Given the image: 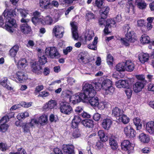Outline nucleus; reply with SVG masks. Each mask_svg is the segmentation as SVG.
I'll return each mask as SVG.
<instances>
[{
	"label": "nucleus",
	"mask_w": 154,
	"mask_h": 154,
	"mask_svg": "<svg viewBox=\"0 0 154 154\" xmlns=\"http://www.w3.org/2000/svg\"><path fill=\"white\" fill-rule=\"evenodd\" d=\"M134 123L135 125L137 130H140L142 128V125L140 123V120L139 118H136L133 120Z\"/></svg>",
	"instance_id": "37"
},
{
	"label": "nucleus",
	"mask_w": 154,
	"mask_h": 154,
	"mask_svg": "<svg viewBox=\"0 0 154 154\" xmlns=\"http://www.w3.org/2000/svg\"><path fill=\"white\" fill-rule=\"evenodd\" d=\"M83 93L79 94L81 100H88L90 97L95 96L96 92L92 86L89 84H85L83 87Z\"/></svg>",
	"instance_id": "2"
},
{
	"label": "nucleus",
	"mask_w": 154,
	"mask_h": 154,
	"mask_svg": "<svg viewBox=\"0 0 154 154\" xmlns=\"http://www.w3.org/2000/svg\"><path fill=\"white\" fill-rule=\"evenodd\" d=\"M122 149L128 151V154L132 152L134 150V147L132 146L131 143L128 140H124L121 144Z\"/></svg>",
	"instance_id": "6"
},
{
	"label": "nucleus",
	"mask_w": 154,
	"mask_h": 154,
	"mask_svg": "<svg viewBox=\"0 0 154 154\" xmlns=\"http://www.w3.org/2000/svg\"><path fill=\"white\" fill-rule=\"evenodd\" d=\"M38 121L36 119H31L30 122L28 123L30 126L31 128L34 126L35 124H38Z\"/></svg>",
	"instance_id": "58"
},
{
	"label": "nucleus",
	"mask_w": 154,
	"mask_h": 154,
	"mask_svg": "<svg viewBox=\"0 0 154 154\" xmlns=\"http://www.w3.org/2000/svg\"><path fill=\"white\" fill-rule=\"evenodd\" d=\"M21 31L24 34H28L31 31V27L27 23L22 24L20 26Z\"/></svg>",
	"instance_id": "21"
},
{
	"label": "nucleus",
	"mask_w": 154,
	"mask_h": 154,
	"mask_svg": "<svg viewBox=\"0 0 154 154\" xmlns=\"http://www.w3.org/2000/svg\"><path fill=\"white\" fill-rule=\"evenodd\" d=\"M74 147L71 144L68 145L63 144V146L62 149L63 154H72L74 153Z\"/></svg>",
	"instance_id": "9"
},
{
	"label": "nucleus",
	"mask_w": 154,
	"mask_h": 154,
	"mask_svg": "<svg viewBox=\"0 0 154 154\" xmlns=\"http://www.w3.org/2000/svg\"><path fill=\"white\" fill-rule=\"evenodd\" d=\"M20 11L21 16L23 17H26L27 14H28V11L24 9H21L20 10Z\"/></svg>",
	"instance_id": "60"
},
{
	"label": "nucleus",
	"mask_w": 154,
	"mask_h": 154,
	"mask_svg": "<svg viewBox=\"0 0 154 154\" xmlns=\"http://www.w3.org/2000/svg\"><path fill=\"white\" fill-rule=\"evenodd\" d=\"M19 46L16 45L13 46L9 51V54L12 57H15L19 50Z\"/></svg>",
	"instance_id": "20"
},
{
	"label": "nucleus",
	"mask_w": 154,
	"mask_h": 154,
	"mask_svg": "<svg viewBox=\"0 0 154 154\" xmlns=\"http://www.w3.org/2000/svg\"><path fill=\"white\" fill-rule=\"evenodd\" d=\"M49 109H51L54 108L56 105V101L53 100L49 101L48 103Z\"/></svg>",
	"instance_id": "52"
},
{
	"label": "nucleus",
	"mask_w": 154,
	"mask_h": 154,
	"mask_svg": "<svg viewBox=\"0 0 154 154\" xmlns=\"http://www.w3.org/2000/svg\"><path fill=\"white\" fill-rule=\"evenodd\" d=\"M23 131L25 132H28L29 131V129L31 127L29 123L26 124L23 126Z\"/></svg>",
	"instance_id": "56"
},
{
	"label": "nucleus",
	"mask_w": 154,
	"mask_h": 154,
	"mask_svg": "<svg viewBox=\"0 0 154 154\" xmlns=\"http://www.w3.org/2000/svg\"><path fill=\"white\" fill-rule=\"evenodd\" d=\"M53 32L57 38H62L63 36L64 28L61 26H56L53 29Z\"/></svg>",
	"instance_id": "8"
},
{
	"label": "nucleus",
	"mask_w": 154,
	"mask_h": 154,
	"mask_svg": "<svg viewBox=\"0 0 154 154\" xmlns=\"http://www.w3.org/2000/svg\"><path fill=\"white\" fill-rule=\"evenodd\" d=\"M125 91L128 98L130 97L132 94V90L130 88H128Z\"/></svg>",
	"instance_id": "61"
},
{
	"label": "nucleus",
	"mask_w": 154,
	"mask_h": 154,
	"mask_svg": "<svg viewBox=\"0 0 154 154\" xmlns=\"http://www.w3.org/2000/svg\"><path fill=\"white\" fill-rule=\"evenodd\" d=\"M102 89L104 93L106 94H111L114 92V89L112 86V81L108 79H106L102 82Z\"/></svg>",
	"instance_id": "3"
},
{
	"label": "nucleus",
	"mask_w": 154,
	"mask_h": 154,
	"mask_svg": "<svg viewBox=\"0 0 154 154\" xmlns=\"http://www.w3.org/2000/svg\"><path fill=\"white\" fill-rule=\"evenodd\" d=\"M140 41L143 44L149 43L150 42V38L149 36L145 34L142 35Z\"/></svg>",
	"instance_id": "34"
},
{
	"label": "nucleus",
	"mask_w": 154,
	"mask_h": 154,
	"mask_svg": "<svg viewBox=\"0 0 154 154\" xmlns=\"http://www.w3.org/2000/svg\"><path fill=\"white\" fill-rule=\"evenodd\" d=\"M94 36V33L92 30H89L86 32L85 35L86 40L90 41Z\"/></svg>",
	"instance_id": "36"
},
{
	"label": "nucleus",
	"mask_w": 154,
	"mask_h": 154,
	"mask_svg": "<svg viewBox=\"0 0 154 154\" xmlns=\"http://www.w3.org/2000/svg\"><path fill=\"white\" fill-rule=\"evenodd\" d=\"M17 79L19 81H24L27 79L26 74L23 71H19L16 74Z\"/></svg>",
	"instance_id": "15"
},
{
	"label": "nucleus",
	"mask_w": 154,
	"mask_h": 154,
	"mask_svg": "<svg viewBox=\"0 0 154 154\" xmlns=\"http://www.w3.org/2000/svg\"><path fill=\"white\" fill-rule=\"evenodd\" d=\"M67 82L69 85H72L75 82V80L71 77H69L68 78Z\"/></svg>",
	"instance_id": "62"
},
{
	"label": "nucleus",
	"mask_w": 154,
	"mask_h": 154,
	"mask_svg": "<svg viewBox=\"0 0 154 154\" xmlns=\"http://www.w3.org/2000/svg\"><path fill=\"white\" fill-rule=\"evenodd\" d=\"M47 116L45 115L41 116L39 118L38 122L41 124L45 123L47 121Z\"/></svg>",
	"instance_id": "44"
},
{
	"label": "nucleus",
	"mask_w": 154,
	"mask_h": 154,
	"mask_svg": "<svg viewBox=\"0 0 154 154\" xmlns=\"http://www.w3.org/2000/svg\"><path fill=\"white\" fill-rule=\"evenodd\" d=\"M113 61V57L110 54H108L107 58V62L108 64L109 65H112V64Z\"/></svg>",
	"instance_id": "51"
},
{
	"label": "nucleus",
	"mask_w": 154,
	"mask_h": 154,
	"mask_svg": "<svg viewBox=\"0 0 154 154\" xmlns=\"http://www.w3.org/2000/svg\"><path fill=\"white\" fill-rule=\"evenodd\" d=\"M140 140L144 143H148L149 140V137L148 136L144 133H142L140 134L139 136Z\"/></svg>",
	"instance_id": "29"
},
{
	"label": "nucleus",
	"mask_w": 154,
	"mask_h": 154,
	"mask_svg": "<svg viewBox=\"0 0 154 154\" xmlns=\"http://www.w3.org/2000/svg\"><path fill=\"white\" fill-rule=\"evenodd\" d=\"M31 67L33 72L36 73L42 69V67L38 64V63L37 62H31Z\"/></svg>",
	"instance_id": "25"
},
{
	"label": "nucleus",
	"mask_w": 154,
	"mask_h": 154,
	"mask_svg": "<svg viewBox=\"0 0 154 154\" xmlns=\"http://www.w3.org/2000/svg\"><path fill=\"white\" fill-rule=\"evenodd\" d=\"M97 37H94V40L92 44H89L88 46V48L94 50H96L97 49Z\"/></svg>",
	"instance_id": "33"
},
{
	"label": "nucleus",
	"mask_w": 154,
	"mask_h": 154,
	"mask_svg": "<svg viewBox=\"0 0 154 154\" xmlns=\"http://www.w3.org/2000/svg\"><path fill=\"white\" fill-rule=\"evenodd\" d=\"M124 132L126 136L129 137L133 138L135 136V132L130 126L125 127L124 129Z\"/></svg>",
	"instance_id": "11"
},
{
	"label": "nucleus",
	"mask_w": 154,
	"mask_h": 154,
	"mask_svg": "<svg viewBox=\"0 0 154 154\" xmlns=\"http://www.w3.org/2000/svg\"><path fill=\"white\" fill-rule=\"evenodd\" d=\"M93 119L95 121H98L101 117L100 115L98 113H96L93 116Z\"/></svg>",
	"instance_id": "63"
},
{
	"label": "nucleus",
	"mask_w": 154,
	"mask_h": 154,
	"mask_svg": "<svg viewBox=\"0 0 154 154\" xmlns=\"http://www.w3.org/2000/svg\"><path fill=\"white\" fill-rule=\"evenodd\" d=\"M134 33L133 31H130L125 34L126 38L128 39L129 41H130L131 42H134L136 39L134 38Z\"/></svg>",
	"instance_id": "28"
},
{
	"label": "nucleus",
	"mask_w": 154,
	"mask_h": 154,
	"mask_svg": "<svg viewBox=\"0 0 154 154\" xmlns=\"http://www.w3.org/2000/svg\"><path fill=\"white\" fill-rule=\"evenodd\" d=\"M138 7L141 9H145L146 6V4L144 1L139 0L137 2Z\"/></svg>",
	"instance_id": "38"
},
{
	"label": "nucleus",
	"mask_w": 154,
	"mask_h": 154,
	"mask_svg": "<svg viewBox=\"0 0 154 154\" xmlns=\"http://www.w3.org/2000/svg\"><path fill=\"white\" fill-rule=\"evenodd\" d=\"M81 123L85 127L88 128H92L94 125L93 121L90 119L83 120Z\"/></svg>",
	"instance_id": "19"
},
{
	"label": "nucleus",
	"mask_w": 154,
	"mask_h": 154,
	"mask_svg": "<svg viewBox=\"0 0 154 154\" xmlns=\"http://www.w3.org/2000/svg\"><path fill=\"white\" fill-rule=\"evenodd\" d=\"M146 129L150 134H154V122L151 121L147 122L146 125Z\"/></svg>",
	"instance_id": "17"
},
{
	"label": "nucleus",
	"mask_w": 154,
	"mask_h": 154,
	"mask_svg": "<svg viewBox=\"0 0 154 154\" xmlns=\"http://www.w3.org/2000/svg\"><path fill=\"white\" fill-rule=\"evenodd\" d=\"M12 11H11L5 10L3 14V15L6 19V22L5 23V29L10 33L13 32L14 31V28H16L17 24L16 21L11 17L14 15L12 12Z\"/></svg>",
	"instance_id": "1"
},
{
	"label": "nucleus",
	"mask_w": 154,
	"mask_h": 154,
	"mask_svg": "<svg viewBox=\"0 0 154 154\" xmlns=\"http://www.w3.org/2000/svg\"><path fill=\"white\" fill-rule=\"evenodd\" d=\"M104 0H96L94 6L100 8L103 4Z\"/></svg>",
	"instance_id": "53"
},
{
	"label": "nucleus",
	"mask_w": 154,
	"mask_h": 154,
	"mask_svg": "<svg viewBox=\"0 0 154 154\" xmlns=\"http://www.w3.org/2000/svg\"><path fill=\"white\" fill-rule=\"evenodd\" d=\"M109 8L108 6H105L102 8L100 11L101 17L104 18H106Z\"/></svg>",
	"instance_id": "24"
},
{
	"label": "nucleus",
	"mask_w": 154,
	"mask_h": 154,
	"mask_svg": "<svg viewBox=\"0 0 154 154\" xmlns=\"http://www.w3.org/2000/svg\"><path fill=\"white\" fill-rule=\"evenodd\" d=\"M125 62L118 63L116 66V69L119 71H123L125 70Z\"/></svg>",
	"instance_id": "39"
},
{
	"label": "nucleus",
	"mask_w": 154,
	"mask_h": 154,
	"mask_svg": "<svg viewBox=\"0 0 154 154\" xmlns=\"http://www.w3.org/2000/svg\"><path fill=\"white\" fill-rule=\"evenodd\" d=\"M109 143L112 149L115 150L117 148V143L114 136H112L109 138Z\"/></svg>",
	"instance_id": "27"
},
{
	"label": "nucleus",
	"mask_w": 154,
	"mask_h": 154,
	"mask_svg": "<svg viewBox=\"0 0 154 154\" xmlns=\"http://www.w3.org/2000/svg\"><path fill=\"white\" fill-rule=\"evenodd\" d=\"M9 154H27V153L23 149L21 148L18 149L17 152H11Z\"/></svg>",
	"instance_id": "50"
},
{
	"label": "nucleus",
	"mask_w": 154,
	"mask_h": 154,
	"mask_svg": "<svg viewBox=\"0 0 154 154\" xmlns=\"http://www.w3.org/2000/svg\"><path fill=\"white\" fill-rule=\"evenodd\" d=\"M0 83L2 86L8 90H11L13 89L11 86V84L8 82V79L6 77L3 78L1 81Z\"/></svg>",
	"instance_id": "22"
},
{
	"label": "nucleus",
	"mask_w": 154,
	"mask_h": 154,
	"mask_svg": "<svg viewBox=\"0 0 154 154\" xmlns=\"http://www.w3.org/2000/svg\"><path fill=\"white\" fill-rule=\"evenodd\" d=\"M116 84L119 88H126L128 86V83L126 80H120L116 82Z\"/></svg>",
	"instance_id": "18"
},
{
	"label": "nucleus",
	"mask_w": 154,
	"mask_h": 154,
	"mask_svg": "<svg viewBox=\"0 0 154 154\" xmlns=\"http://www.w3.org/2000/svg\"><path fill=\"white\" fill-rule=\"evenodd\" d=\"M50 94L49 93L46 91H44L41 92L38 95V97H46L48 96Z\"/></svg>",
	"instance_id": "57"
},
{
	"label": "nucleus",
	"mask_w": 154,
	"mask_h": 154,
	"mask_svg": "<svg viewBox=\"0 0 154 154\" xmlns=\"http://www.w3.org/2000/svg\"><path fill=\"white\" fill-rule=\"evenodd\" d=\"M116 23V22L112 19H108L106 21V25L109 26L110 27L114 25Z\"/></svg>",
	"instance_id": "45"
},
{
	"label": "nucleus",
	"mask_w": 154,
	"mask_h": 154,
	"mask_svg": "<svg viewBox=\"0 0 154 154\" xmlns=\"http://www.w3.org/2000/svg\"><path fill=\"white\" fill-rule=\"evenodd\" d=\"M98 136L101 140L103 142H106L108 140V137L106 135L104 132L102 130H99L98 132Z\"/></svg>",
	"instance_id": "30"
},
{
	"label": "nucleus",
	"mask_w": 154,
	"mask_h": 154,
	"mask_svg": "<svg viewBox=\"0 0 154 154\" xmlns=\"http://www.w3.org/2000/svg\"><path fill=\"white\" fill-rule=\"evenodd\" d=\"M112 123L111 119L107 118L103 119L102 123V126L105 129L108 130L110 127Z\"/></svg>",
	"instance_id": "23"
},
{
	"label": "nucleus",
	"mask_w": 154,
	"mask_h": 154,
	"mask_svg": "<svg viewBox=\"0 0 154 154\" xmlns=\"http://www.w3.org/2000/svg\"><path fill=\"white\" fill-rule=\"evenodd\" d=\"M70 25L72 27L71 29L73 38L75 40H77L78 38L79 35L76 23L74 22H71Z\"/></svg>",
	"instance_id": "12"
},
{
	"label": "nucleus",
	"mask_w": 154,
	"mask_h": 154,
	"mask_svg": "<svg viewBox=\"0 0 154 154\" xmlns=\"http://www.w3.org/2000/svg\"><path fill=\"white\" fill-rule=\"evenodd\" d=\"M145 82V81H139L137 82L133 85L134 91L136 93L140 91L144 88Z\"/></svg>",
	"instance_id": "10"
},
{
	"label": "nucleus",
	"mask_w": 154,
	"mask_h": 154,
	"mask_svg": "<svg viewBox=\"0 0 154 154\" xmlns=\"http://www.w3.org/2000/svg\"><path fill=\"white\" fill-rule=\"evenodd\" d=\"M127 8L128 10L127 11L128 13L131 14L134 13V7L132 4L130 3L129 6L127 7Z\"/></svg>",
	"instance_id": "47"
},
{
	"label": "nucleus",
	"mask_w": 154,
	"mask_h": 154,
	"mask_svg": "<svg viewBox=\"0 0 154 154\" xmlns=\"http://www.w3.org/2000/svg\"><path fill=\"white\" fill-rule=\"evenodd\" d=\"M43 22L47 24L51 25L53 22V20L49 16H47L43 20Z\"/></svg>",
	"instance_id": "43"
},
{
	"label": "nucleus",
	"mask_w": 154,
	"mask_h": 154,
	"mask_svg": "<svg viewBox=\"0 0 154 154\" xmlns=\"http://www.w3.org/2000/svg\"><path fill=\"white\" fill-rule=\"evenodd\" d=\"M97 91H99L100 90L101 88H102V83L97 82L93 83Z\"/></svg>",
	"instance_id": "46"
},
{
	"label": "nucleus",
	"mask_w": 154,
	"mask_h": 154,
	"mask_svg": "<svg viewBox=\"0 0 154 154\" xmlns=\"http://www.w3.org/2000/svg\"><path fill=\"white\" fill-rule=\"evenodd\" d=\"M72 49L71 46H69L66 48L65 49L63 50V53L65 55H67L68 53L70 52Z\"/></svg>",
	"instance_id": "59"
},
{
	"label": "nucleus",
	"mask_w": 154,
	"mask_h": 154,
	"mask_svg": "<svg viewBox=\"0 0 154 154\" xmlns=\"http://www.w3.org/2000/svg\"><path fill=\"white\" fill-rule=\"evenodd\" d=\"M60 109L63 114L69 115L73 111V109L69 103L66 102H61L60 104Z\"/></svg>",
	"instance_id": "4"
},
{
	"label": "nucleus",
	"mask_w": 154,
	"mask_h": 154,
	"mask_svg": "<svg viewBox=\"0 0 154 154\" xmlns=\"http://www.w3.org/2000/svg\"><path fill=\"white\" fill-rule=\"evenodd\" d=\"M9 120L8 116L3 117L0 120V131L5 132L8 129L9 126L6 124Z\"/></svg>",
	"instance_id": "7"
},
{
	"label": "nucleus",
	"mask_w": 154,
	"mask_h": 154,
	"mask_svg": "<svg viewBox=\"0 0 154 154\" xmlns=\"http://www.w3.org/2000/svg\"><path fill=\"white\" fill-rule=\"evenodd\" d=\"M45 54L46 56L52 58L55 57L58 58L60 56L56 48L55 47H48L46 48Z\"/></svg>",
	"instance_id": "5"
},
{
	"label": "nucleus",
	"mask_w": 154,
	"mask_h": 154,
	"mask_svg": "<svg viewBox=\"0 0 154 154\" xmlns=\"http://www.w3.org/2000/svg\"><path fill=\"white\" fill-rule=\"evenodd\" d=\"M124 113L123 111L119 108L118 107H116L113 108L112 110V115L116 118L120 116Z\"/></svg>",
	"instance_id": "14"
},
{
	"label": "nucleus",
	"mask_w": 154,
	"mask_h": 154,
	"mask_svg": "<svg viewBox=\"0 0 154 154\" xmlns=\"http://www.w3.org/2000/svg\"><path fill=\"white\" fill-rule=\"evenodd\" d=\"M72 135L75 138H78L80 137L81 134L78 128L75 129L74 130L73 132L72 133Z\"/></svg>",
	"instance_id": "48"
},
{
	"label": "nucleus",
	"mask_w": 154,
	"mask_h": 154,
	"mask_svg": "<svg viewBox=\"0 0 154 154\" xmlns=\"http://www.w3.org/2000/svg\"><path fill=\"white\" fill-rule=\"evenodd\" d=\"M125 70L128 72H131L134 69V65L133 63L131 60H127L125 62Z\"/></svg>",
	"instance_id": "16"
},
{
	"label": "nucleus",
	"mask_w": 154,
	"mask_h": 154,
	"mask_svg": "<svg viewBox=\"0 0 154 154\" xmlns=\"http://www.w3.org/2000/svg\"><path fill=\"white\" fill-rule=\"evenodd\" d=\"M72 121L75 122L79 123L81 121V119L79 116H75Z\"/></svg>",
	"instance_id": "64"
},
{
	"label": "nucleus",
	"mask_w": 154,
	"mask_h": 154,
	"mask_svg": "<svg viewBox=\"0 0 154 154\" xmlns=\"http://www.w3.org/2000/svg\"><path fill=\"white\" fill-rule=\"evenodd\" d=\"M39 6L41 8L47 9L51 6V0H40Z\"/></svg>",
	"instance_id": "13"
},
{
	"label": "nucleus",
	"mask_w": 154,
	"mask_h": 154,
	"mask_svg": "<svg viewBox=\"0 0 154 154\" xmlns=\"http://www.w3.org/2000/svg\"><path fill=\"white\" fill-rule=\"evenodd\" d=\"M149 56L148 54L142 53L139 55V59L142 63H144L149 60Z\"/></svg>",
	"instance_id": "26"
},
{
	"label": "nucleus",
	"mask_w": 154,
	"mask_h": 154,
	"mask_svg": "<svg viewBox=\"0 0 154 154\" xmlns=\"http://www.w3.org/2000/svg\"><path fill=\"white\" fill-rule=\"evenodd\" d=\"M39 62L40 65H43L47 62V59L44 55L39 57Z\"/></svg>",
	"instance_id": "49"
},
{
	"label": "nucleus",
	"mask_w": 154,
	"mask_h": 154,
	"mask_svg": "<svg viewBox=\"0 0 154 154\" xmlns=\"http://www.w3.org/2000/svg\"><path fill=\"white\" fill-rule=\"evenodd\" d=\"M29 116V114L27 112L18 114L17 116V118L19 120L24 119L26 117Z\"/></svg>",
	"instance_id": "40"
},
{
	"label": "nucleus",
	"mask_w": 154,
	"mask_h": 154,
	"mask_svg": "<svg viewBox=\"0 0 154 154\" xmlns=\"http://www.w3.org/2000/svg\"><path fill=\"white\" fill-rule=\"evenodd\" d=\"M32 21L34 24H36L40 22L42 23H43V20L42 18V17H33L32 18Z\"/></svg>",
	"instance_id": "41"
},
{
	"label": "nucleus",
	"mask_w": 154,
	"mask_h": 154,
	"mask_svg": "<svg viewBox=\"0 0 154 154\" xmlns=\"http://www.w3.org/2000/svg\"><path fill=\"white\" fill-rule=\"evenodd\" d=\"M72 94V91L67 90L63 93V95L64 97L69 98V100H71V97Z\"/></svg>",
	"instance_id": "54"
},
{
	"label": "nucleus",
	"mask_w": 154,
	"mask_h": 154,
	"mask_svg": "<svg viewBox=\"0 0 154 154\" xmlns=\"http://www.w3.org/2000/svg\"><path fill=\"white\" fill-rule=\"evenodd\" d=\"M90 104L92 106H97L98 104L99 100L97 97H94V96L90 97L88 100Z\"/></svg>",
	"instance_id": "31"
},
{
	"label": "nucleus",
	"mask_w": 154,
	"mask_h": 154,
	"mask_svg": "<svg viewBox=\"0 0 154 154\" xmlns=\"http://www.w3.org/2000/svg\"><path fill=\"white\" fill-rule=\"evenodd\" d=\"M119 121L124 124H126L129 121L130 119L127 116L123 114L118 119Z\"/></svg>",
	"instance_id": "32"
},
{
	"label": "nucleus",
	"mask_w": 154,
	"mask_h": 154,
	"mask_svg": "<svg viewBox=\"0 0 154 154\" xmlns=\"http://www.w3.org/2000/svg\"><path fill=\"white\" fill-rule=\"evenodd\" d=\"M121 43L125 46H128L130 45V41L126 38H121L120 39Z\"/></svg>",
	"instance_id": "42"
},
{
	"label": "nucleus",
	"mask_w": 154,
	"mask_h": 154,
	"mask_svg": "<svg viewBox=\"0 0 154 154\" xmlns=\"http://www.w3.org/2000/svg\"><path fill=\"white\" fill-rule=\"evenodd\" d=\"M18 65L20 68H24L27 65V62L25 59L21 58L18 62Z\"/></svg>",
	"instance_id": "35"
},
{
	"label": "nucleus",
	"mask_w": 154,
	"mask_h": 154,
	"mask_svg": "<svg viewBox=\"0 0 154 154\" xmlns=\"http://www.w3.org/2000/svg\"><path fill=\"white\" fill-rule=\"evenodd\" d=\"M86 17L88 20L94 18L95 15L91 12H88L86 14Z\"/></svg>",
	"instance_id": "55"
}]
</instances>
